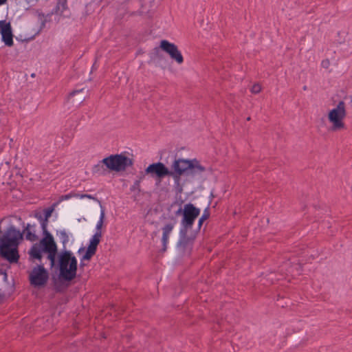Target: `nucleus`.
Wrapping results in <instances>:
<instances>
[{"mask_svg": "<svg viewBox=\"0 0 352 352\" xmlns=\"http://www.w3.org/2000/svg\"><path fill=\"white\" fill-rule=\"evenodd\" d=\"M26 3H27V7H25L24 8L25 9H28L30 7L34 6L36 4V3L38 1V0H25Z\"/></svg>", "mask_w": 352, "mask_h": 352, "instance_id": "nucleus-26", "label": "nucleus"}, {"mask_svg": "<svg viewBox=\"0 0 352 352\" xmlns=\"http://www.w3.org/2000/svg\"><path fill=\"white\" fill-rule=\"evenodd\" d=\"M200 212V209L191 203L184 206V216L181 221L178 241L179 246L186 248L193 244L197 236V230H194L192 226Z\"/></svg>", "mask_w": 352, "mask_h": 352, "instance_id": "nucleus-3", "label": "nucleus"}, {"mask_svg": "<svg viewBox=\"0 0 352 352\" xmlns=\"http://www.w3.org/2000/svg\"><path fill=\"white\" fill-rule=\"evenodd\" d=\"M206 168L197 160H188L184 159L175 160L172 170H170L163 163L156 162L150 164L146 169L145 173L152 177L161 179L166 176L172 177L175 181L179 182L183 175H195L205 171Z\"/></svg>", "mask_w": 352, "mask_h": 352, "instance_id": "nucleus-1", "label": "nucleus"}, {"mask_svg": "<svg viewBox=\"0 0 352 352\" xmlns=\"http://www.w3.org/2000/svg\"><path fill=\"white\" fill-rule=\"evenodd\" d=\"M57 8L58 9L60 10H61V12H63V10H66L67 8V1L66 0H59L58 4H57Z\"/></svg>", "mask_w": 352, "mask_h": 352, "instance_id": "nucleus-23", "label": "nucleus"}, {"mask_svg": "<svg viewBox=\"0 0 352 352\" xmlns=\"http://www.w3.org/2000/svg\"><path fill=\"white\" fill-rule=\"evenodd\" d=\"M78 194L74 193V192H70L67 195H63L59 197V201H63L65 200L69 199L72 197H78Z\"/></svg>", "mask_w": 352, "mask_h": 352, "instance_id": "nucleus-21", "label": "nucleus"}, {"mask_svg": "<svg viewBox=\"0 0 352 352\" xmlns=\"http://www.w3.org/2000/svg\"><path fill=\"white\" fill-rule=\"evenodd\" d=\"M261 90V86L259 84H254L251 88V92L253 94H258Z\"/></svg>", "mask_w": 352, "mask_h": 352, "instance_id": "nucleus-25", "label": "nucleus"}, {"mask_svg": "<svg viewBox=\"0 0 352 352\" xmlns=\"http://www.w3.org/2000/svg\"><path fill=\"white\" fill-rule=\"evenodd\" d=\"M80 199H84V198H87V199H93L96 201H98V203L100 204V201L96 198L94 196L91 195H89V194H78V197Z\"/></svg>", "mask_w": 352, "mask_h": 352, "instance_id": "nucleus-24", "label": "nucleus"}, {"mask_svg": "<svg viewBox=\"0 0 352 352\" xmlns=\"http://www.w3.org/2000/svg\"><path fill=\"white\" fill-rule=\"evenodd\" d=\"M49 278L47 270L43 264H38L32 268L29 273V280L34 287H43L45 285Z\"/></svg>", "mask_w": 352, "mask_h": 352, "instance_id": "nucleus-7", "label": "nucleus"}, {"mask_svg": "<svg viewBox=\"0 0 352 352\" xmlns=\"http://www.w3.org/2000/svg\"><path fill=\"white\" fill-rule=\"evenodd\" d=\"M31 226L30 224H28V226H26L25 228V231H26V234H25V238L27 240H29L30 241H34L36 239H37V236L36 235L32 232L31 230Z\"/></svg>", "mask_w": 352, "mask_h": 352, "instance_id": "nucleus-18", "label": "nucleus"}, {"mask_svg": "<svg viewBox=\"0 0 352 352\" xmlns=\"http://www.w3.org/2000/svg\"><path fill=\"white\" fill-rule=\"evenodd\" d=\"M111 170H124L127 166H131L133 162L126 155H109L102 161Z\"/></svg>", "mask_w": 352, "mask_h": 352, "instance_id": "nucleus-6", "label": "nucleus"}, {"mask_svg": "<svg viewBox=\"0 0 352 352\" xmlns=\"http://www.w3.org/2000/svg\"><path fill=\"white\" fill-rule=\"evenodd\" d=\"M82 90H80V91H74L72 93V95L73 96H75L76 94L79 93L80 91H81Z\"/></svg>", "mask_w": 352, "mask_h": 352, "instance_id": "nucleus-32", "label": "nucleus"}, {"mask_svg": "<svg viewBox=\"0 0 352 352\" xmlns=\"http://www.w3.org/2000/svg\"><path fill=\"white\" fill-rule=\"evenodd\" d=\"M177 219L175 217H170V221L164 225L162 228V252H166L167 249V244L168 243L169 235L173 230L175 226L177 224Z\"/></svg>", "mask_w": 352, "mask_h": 352, "instance_id": "nucleus-10", "label": "nucleus"}, {"mask_svg": "<svg viewBox=\"0 0 352 352\" xmlns=\"http://www.w3.org/2000/svg\"><path fill=\"white\" fill-rule=\"evenodd\" d=\"M42 252L43 251L39 245L34 244L29 251L30 257L32 259H37L41 262Z\"/></svg>", "mask_w": 352, "mask_h": 352, "instance_id": "nucleus-14", "label": "nucleus"}, {"mask_svg": "<svg viewBox=\"0 0 352 352\" xmlns=\"http://www.w3.org/2000/svg\"><path fill=\"white\" fill-rule=\"evenodd\" d=\"M144 178V174L143 173H140V174L138 176V179L136 180H140L141 182Z\"/></svg>", "mask_w": 352, "mask_h": 352, "instance_id": "nucleus-30", "label": "nucleus"}, {"mask_svg": "<svg viewBox=\"0 0 352 352\" xmlns=\"http://www.w3.org/2000/svg\"><path fill=\"white\" fill-rule=\"evenodd\" d=\"M8 0H0V6L5 4Z\"/></svg>", "mask_w": 352, "mask_h": 352, "instance_id": "nucleus-31", "label": "nucleus"}, {"mask_svg": "<svg viewBox=\"0 0 352 352\" xmlns=\"http://www.w3.org/2000/svg\"><path fill=\"white\" fill-rule=\"evenodd\" d=\"M120 154L123 155V154H129V153L127 151H124V152H122Z\"/></svg>", "mask_w": 352, "mask_h": 352, "instance_id": "nucleus-34", "label": "nucleus"}, {"mask_svg": "<svg viewBox=\"0 0 352 352\" xmlns=\"http://www.w3.org/2000/svg\"><path fill=\"white\" fill-rule=\"evenodd\" d=\"M104 215H105L104 214V210L103 209H102L101 210V212H100V219L98 221L97 225H96V230H97V231H100V230L101 229V228L102 226L103 221H104Z\"/></svg>", "mask_w": 352, "mask_h": 352, "instance_id": "nucleus-20", "label": "nucleus"}, {"mask_svg": "<svg viewBox=\"0 0 352 352\" xmlns=\"http://www.w3.org/2000/svg\"><path fill=\"white\" fill-rule=\"evenodd\" d=\"M351 101H352V97H351Z\"/></svg>", "mask_w": 352, "mask_h": 352, "instance_id": "nucleus-37", "label": "nucleus"}, {"mask_svg": "<svg viewBox=\"0 0 352 352\" xmlns=\"http://www.w3.org/2000/svg\"><path fill=\"white\" fill-rule=\"evenodd\" d=\"M210 210L209 208L207 207L202 214L201 217L199 218L198 221L197 228L194 229V230H197V234L199 232L201 228L204 223V222L207 220L210 217Z\"/></svg>", "mask_w": 352, "mask_h": 352, "instance_id": "nucleus-15", "label": "nucleus"}, {"mask_svg": "<svg viewBox=\"0 0 352 352\" xmlns=\"http://www.w3.org/2000/svg\"><path fill=\"white\" fill-rule=\"evenodd\" d=\"M56 290L57 292H60V289L58 288V287H56Z\"/></svg>", "mask_w": 352, "mask_h": 352, "instance_id": "nucleus-35", "label": "nucleus"}, {"mask_svg": "<svg viewBox=\"0 0 352 352\" xmlns=\"http://www.w3.org/2000/svg\"><path fill=\"white\" fill-rule=\"evenodd\" d=\"M175 214L176 215H180L182 214V217L184 216V208H182V207H180L176 212H175Z\"/></svg>", "mask_w": 352, "mask_h": 352, "instance_id": "nucleus-29", "label": "nucleus"}, {"mask_svg": "<svg viewBox=\"0 0 352 352\" xmlns=\"http://www.w3.org/2000/svg\"><path fill=\"white\" fill-rule=\"evenodd\" d=\"M58 234L63 244H65L69 241V236L65 230L60 231Z\"/></svg>", "mask_w": 352, "mask_h": 352, "instance_id": "nucleus-19", "label": "nucleus"}, {"mask_svg": "<svg viewBox=\"0 0 352 352\" xmlns=\"http://www.w3.org/2000/svg\"><path fill=\"white\" fill-rule=\"evenodd\" d=\"M7 23H8V21H6V20L0 21V33H1V32H2L3 27L6 25Z\"/></svg>", "mask_w": 352, "mask_h": 352, "instance_id": "nucleus-28", "label": "nucleus"}, {"mask_svg": "<svg viewBox=\"0 0 352 352\" xmlns=\"http://www.w3.org/2000/svg\"><path fill=\"white\" fill-rule=\"evenodd\" d=\"M1 34V41L5 45L12 47L14 45L12 29L10 22L3 27Z\"/></svg>", "mask_w": 352, "mask_h": 352, "instance_id": "nucleus-12", "label": "nucleus"}, {"mask_svg": "<svg viewBox=\"0 0 352 352\" xmlns=\"http://www.w3.org/2000/svg\"><path fill=\"white\" fill-rule=\"evenodd\" d=\"M45 237L40 241V246L43 252L57 249L56 245L54 242V238L52 234L47 231V229L43 230Z\"/></svg>", "mask_w": 352, "mask_h": 352, "instance_id": "nucleus-11", "label": "nucleus"}, {"mask_svg": "<svg viewBox=\"0 0 352 352\" xmlns=\"http://www.w3.org/2000/svg\"><path fill=\"white\" fill-rule=\"evenodd\" d=\"M187 151H188V148L186 146H182V145L171 146V147L168 150L169 153H175V154H177L181 152H187Z\"/></svg>", "mask_w": 352, "mask_h": 352, "instance_id": "nucleus-17", "label": "nucleus"}, {"mask_svg": "<svg viewBox=\"0 0 352 352\" xmlns=\"http://www.w3.org/2000/svg\"><path fill=\"white\" fill-rule=\"evenodd\" d=\"M54 211V207H50L44 210L45 218L43 219L41 214H36V217L41 221L42 230L47 229L48 219L51 217L52 213Z\"/></svg>", "mask_w": 352, "mask_h": 352, "instance_id": "nucleus-13", "label": "nucleus"}, {"mask_svg": "<svg viewBox=\"0 0 352 352\" xmlns=\"http://www.w3.org/2000/svg\"><path fill=\"white\" fill-rule=\"evenodd\" d=\"M102 234L100 231H97L89 241V244L85 254L82 256V260H90L96 254L97 247L100 241Z\"/></svg>", "mask_w": 352, "mask_h": 352, "instance_id": "nucleus-9", "label": "nucleus"}, {"mask_svg": "<svg viewBox=\"0 0 352 352\" xmlns=\"http://www.w3.org/2000/svg\"><path fill=\"white\" fill-rule=\"evenodd\" d=\"M45 252H47L48 254L47 258L50 261L51 267H53L54 266L55 262H56V253H57V249L50 250L45 251Z\"/></svg>", "mask_w": 352, "mask_h": 352, "instance_id": "nucleus-16", "label": "nucleus"}, {"mask_svg": "<svg viewBox=\"0 0 352 352\" xmlns=\"http://www.w3.org/2000/svg\"><path fill=\"white\" fill-rule=\"evenodd\" d=\"M85 251V248H80L79 250H78V253H81L82 252H84Z\"/></svg>", "mask_w": 352, "mask_h": 352, "instance_id": "nucleus-33", "label": "nucleus"}, {"mask_svg": "<svg viewBox=\"0 0 352 352\" xmlns=\"http://www.w3.org/2000/svg\"><path fill=\"white\" fill-rule=\"evenodd\" d=\"M131 191H138L140 192V180H135L133 184L130 188Z\"/></svg>", "mask_w": 352, "mask_h": 352, "instance_id": "nucleus-22", "label": "nucleus"}, {"mask_svg": "<svg viewBox=\"0 0 352 352\" xmlns=\"http://www.w3.org/2000/svg\"><path fill=\"white\" fill-rule=\"evenodd\" d=\"M2 221L3 219L0 221V256L10 263H16L19 259L18 247L20 240L23 239V234L13 225L8 226L3 232Z\"/></svg>", "mask_w": 352, "mask_h": 352, "instance_id": "nucleus-2", "label": "nucleus"}, {"mask_svg": "<svg viewBox=\"0 0 352 352\" xmlns=\"http://www.w3.org/2000/svg\"><path fill=\"white\" fill-rule=\"evenodd\" d=\"M160 48L169 55L170 58L175 61L178 65L184 63V57L178 47L174 43H170L166 40H162L160 42Z\"/></svg>", "mask_w": 352, "mask_h": 352, "instance_id": "nucleus-8", "label": "nucleus"}, {"mask_svg": "<svg viewBox=\"0 0 352 352\" xmlns=\"http://www.w3.org/2000/svg\"><path fill=\"white\" fill-rule=\"evenodd\" d=\"M82 261H83V260H82V259H81V263H80V266H81V267L84 265V264L82 263Z\"/></svg>", "mask_w": 352, "mask_h": 352, "instance_id": "nucleus-36", "label": "nucleus"}, {"mask_svg": "<svg viewBox=\"0 0 352 352\" xmlns=\"http://www.w3.org/2000/svg\"><path fill=\"white\" fill-rule=\"evenodd\" d=\"M59 278L65 281L75 278L77 259L70 251H64L58 256Z\"/></svg>", "mask_w": 352, "mask_h": 352, "instance_id": "nucleus-4", "label": "nucleus"}, {"mask_svg": "<svg viewBox=\"0 0 352 352\" xmlns=\"http://www.w3.org/2000/svg\"><path fill=\"white\" fill-rule=\"evenodd\" d=\"M321 65L324 68H328L330 65V63L329 60H323L321 63Z\"/></svg>", "mask_w": 352, "mask_h": 352, "instance_id": "nucleus-27", "label": "nucleus"}, {"mask_svg": "<svg viewBox=\"0 0 352 352\" xmlns=\"http://www.w3.org/2000/svg\"><path fill=\"white\" fill-rule=\"evenodd\" d=\"M346 116V105L343 101H340L338 104L331 109L327 115L328 120L331 124V130L340 131L344 129V119Z\"/></svg>", "mask_w": 352, "mask_h": 352, "instance_id": "nucleus-5", "label": "nucleus"}]
</instances>
